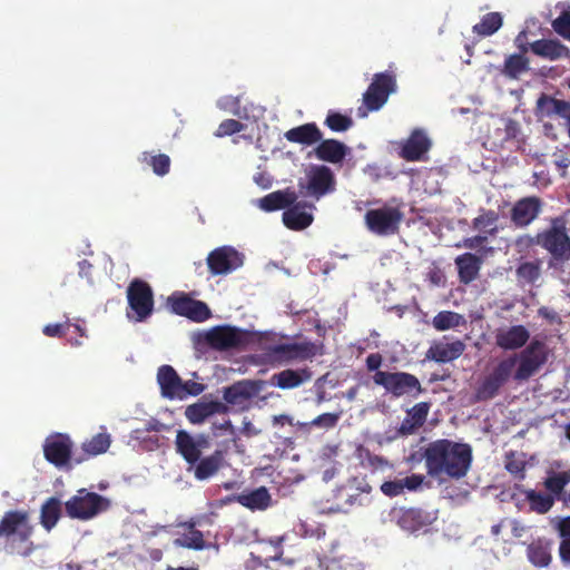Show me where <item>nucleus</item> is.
<instances>
[{
  "mask_svg": "<svg viewBox=\"0 0 570 570\" xmlns=\"http://www.w3.org/2000/svg\"><path fill=\"white\" fill-rule=\"evenodd\" d=\"M547 361V345L539 340L531 341L520 354L509 355L490 368L475 389V401L487 402L494 399L511 377L517 382L528 381Z\"/></svg>",
  "mask_w": 570,
  "mask_h": 570,
  "instance_id": "1",
  "label": "nucleus"
},
{
  "mask_svg": "<svg viewBox=\"0 0 570 570\" xmlns=\"http://www.w3.org/2000/svg\"><path fill=\"white\" fill-rule=\"evenodd\" d=\"M426 473L440 482L464 478L472 464V448L449 439L430 442L423 450Z\"/></svg>",
  "mask_w": 570,
  "mask_h": 570,
  "instance_id": "2",
  "label": "nucleus"
},
{
  "mask_svg": "<svg viewBox=\"0 0 570 570\" xmlns=\"http://www.w3.org/2000/svg\"><path fill=\"white\" fill-rule=\"evenodd\" d=\"M33 525L27 510H11L2 515V548L11 556L28 557L35 550Z\"/></svg>",
  "mask_w": 570,
  "mask_h": 570,
  "instance_id": "3",
  "label": "nucleus"
},
{
  "mask_svg": "<svg viewBox=\"0 0 570 570\" xmlns=\"http://www.w3.org/2000/svg\"><path fill=\"white\" fill-rule=\"evenodd\" d=\"M538 246L548 252L556 262L570 259V235L563 216L553 217L547 228L537 233Z\"/></svg>",
  "mask_w": 570,
  "mask_h": 570,
  "instance_id": "4",
  "label": "nucleus"
},
{
  "mask_svg": "<svg viewBox=\"0 0 570 570\" xmlns=\"http://www.w3.org/2000/svg\"><path fill=\"white\" fill-rule=\"evenodd\" d=\"M110 501L82 488L65 502L66 514L70 519L88 521L109 509Z\"/></svg>",
  "mask_w": 570,
  "mask_h": 570,
  "instance_id": "5",
  "label": "nucleus"
},
{
  "mask_svg": "<svg viewBox=\"0 0 570 570\" xmlns=\"http://www.w3.org/2000/svg\"><path fill=\"white\" fill-rule=\"evenodd\" d=\"M373 382L385 389L394 397L404 395L417 397L424 392L419 379L407 372H385L377 371L373 375Z\"/></svg>",
  "mask_w": 570,
  "mask_h": 570,
  "instance_id": "6",
  "label": "nucleus"
},
{
  "mask_svg": "<svg viewBox=\"0 0 570 570\" xmlns=\"http://www.w3.org/2000/svg\"><path fill=\"white\" fill-rule=\"evenodd\" d=\"M316 354L317 345L309 341L273 344L264 348L265 361L273 365L312 360Z\"/></svg>",
  "mask_w": 570,
  "mask_h": 570,
  "instance_id": "7",
  "label": "nucleus"
},
{
  "mask_svg": "<svg viewBox=\"0 0 570 570\" xmlns=\"http://www.w3.org/2000/svg\"><path fill=\"white\" fill-rule=\"evenodd\" d=\"M298 195L320 200L335 190V177L332 169L325 165H313L304 179L297 183Z\"/></svg>",
  "mask_w": 570,
  "mask_h": 570,
  "instance_id": "8",
  "label": "nucleus"
},
{
  "mask_svg": "<svg viewBox=\"0 0 570 570\" xmlns=\"http://www.w3.org/2000/svg\"><path fill=\"white\" fill-rule=\"evenodd\" d=\"M395 78L387 72L375 73L372 82L363 94V104L358 108V116L365 117L368 111H377L387 101L389 96L395 90Z\"/></svg>",
  "mask_w": 570,
  "mask_h": 570,
  "instance_id": "9",
  "label": "nucleus"
},
{
  "mask_svg": "<svg viewBox=\"0 0 570 570\" xmlns=\"http://www.w3.org/2000/svg\"><path fill=\"white\" fill-rule=\"evenodd\" d=\"M403 217L397 207L384 206L367 210L364 218L370 232L379 236H389L399 232Z\"/></svg>",
  "mask_w": 570,
  "mask_h": 570,
  "instance_id": "10",
  "label": "nucleus"
},
{
  "mask_svg": "<svg viewBox=\"0 0 570 570\" xmlns=\"http://www.w3.org/2000/svg\"><path fill=\"white\" fill-rule=\"evenodd\" d=\"M167 305L176 315L196 323L205 322L212 316L210 308L205 302L194 299L185 292H174L168 297Z\"/></svg>",
  "mask_w": 570,
  "mask_h": 570,
  "instance_id": "11",
  "label": "nucleus"
},
{
  "mask_svg": "<svg viewBox=\"0 0 570 570\" xmlns=\"http://www.w3.org/2000/svg\"><path fill=\"white\" fill-rule=\"evenodd\" d=\"M72 450L73 442L66 433H52L46 438L43 443L45 459L58 469L70 466L75 456Z\"/></svg>",
  "mask_w": 570,
  "mask_h": 570,
  "instance_id": "12",
  "label": "nucleus"
},
{
  "mask_svg": "<svg viewBox=\"0 0 570 570\" xmlns=\"http://www.w3.org/2000/svg\"><path fill=\"white\" fill-rule=\"evenodd\" d=\"M129 307L136 315V321L142 322L154 311V293L150 285L139 278H135L127 287Z\"/></svg>",
  "mask_w": 570,
  "mask_h": 570,
  "instance_id": "13",
  "label": "nucleus"
},
{
  "mask_svg": "<svg viewBox=\"0 0 570 570\" xmlns=\"http://www.w3.org/2000/svg\"><path fill=\"white\" fill-rule=\"evenodd\" d=\"M264 387L261 380H242L223 389V399L225 404L238 406L240 410H247L249 401L257 396Z\"/></svg>",
  "mask_w": 570,
  "mask_h": 570,
  "instance_id": "14",
  "label": "nucleus"
},
{
  "mask_svg": "<svg viewBox=\"0 0 570 570\" xmlns=\"http://www.w3.org/2000/svg\"><path fill=\"white\" fill-rule=\"evenodd\" d=\"M206 343L214 350L228 351L238 348L247 342L246 332L230 325H219L206 333Z\"/></svg>",
  "mask_w": 570,
  "mask_h": 570,
  "instance_id": "15",
  "label": "nucleus"
},
{
  "mask_svg": "<svg viewBox=\"0 0 570 570\" xmlns=\"http://www.w3.org/2000/svg\"><path fill=\"white\" fill-rule=\"evenodd\" d=\"M543 206V200L538 196L522 197L510 209V220L517 228H525L540 216Z\"/></svg>",
  "mask_w": 570,
  "mask_h": 570,
  "instance_id": "16",
  "label": "nucleus"
},
{
  "mask_svg": "<svg viewBox=\"0 0 570 570\" xmlns=\"http://www.w3.org/2000/svg\"><path fill=\"white\" fill-rule=\"evenodd\" d=\"M244 256L230 246H222L207 256V265L213 275H225L240 267Z\"/></svg>",
  "mask_w": 570,
  "mask_h": 570,
  "instance_id": "17",
  "label": "nucleus"
},
{
  "mask_svg": "<svg viewBox=\"0 0 570 570\" xmlns=\"http://www.w3.org/2000/svg\"><path fill=\"white\" fill-rule=\"evenodd\" d=\"M315 206L307 202H295L282 215L284 225L291 230H303L312 225L314 217L311 212Z\"/></svg>",
  "mask_w": 570,
  "mask_h": 570,
  "instance_id": "18",
  "label": "nucleus"
},
{
  "mask_svg": "<svg viewBox=\"0 0 570 570\" xmlns=\"http://www.w3.org/2000/svg\"><path fill=\"white\" fill-rule=\"evenodd\" d=\"M535 116L539 119L560 118L563 119L567 125L570 120V102L541 94L537 100Z\"/></svg>",
  "mask_w": 570,
  "mask_h": 570,
  "instance_id": "19",
  "label": "nucleus"
},
{
  "mask_svg": "<svg viewBox=\"0 0 570 570\" xmlns=\"http://www.w3.org/2000/svg\"><path fill=\"white\" fill-rule=\"evenodd\" d=\"M101 432L82 442L81 451L75 453L73 456L76 464H80L108 451L111 445V435L107 432L105 426H101Z\"/></svg>",
  "mask_w": 570,
  "mask_h": 570,
  "instance_id": "20",
  "label": "nucleus"
},
{
  "mask_svg": "<svg viewBox=\"0 0 570 570\" xmlns=\"http://www.w3.org/2000/svg\"><path fill=\"white\" fill-rule=\"evenodd\" d=\"M431 140L421 129H415L403 144L400 156L407 161H419L430 150Z\"/></svg>",
  "mask_w": 570,
  "mask_h": 570,
  "instance_id": "21",
  "label": "nucleus"
},
{
  "mask_svg": "<svg viewBox=\"0 0 570 570\" xmlns=\"http://www.w3.org/2000/svg\"><path fill=\"white\" fill-rule=\"evenodd\" d=\"M229 406L220 401H199L190 404L185 410V416L191 424H202L214 414H227Z\"/></svg>",
  "mask_w": 570,
  "mask_h": 570,
  "instance_id": "22",
  "label": "nucleus"
},
{
  "mask_svg": "<svg viewBox=\"0 0 570 570\" xmlns=\"http://www.w3.org/2000/svg\"><path fill=\"white\" fill-rule=\"evenodd\" d=\"M431 404L429 402H420L406 411L404 420L401 422L397 434L409 436L414 434L426 422Z\"/></svg>",
  "mask_w": 570,
  "mask_h": 570,
  "instance_id": "23",
  "label": "nucleus"
},
{
  "mask_svg": "<svg viewBox=\"0 0 570 570\" xmlns=\"http://www.w3.org/2000/svg\"><path fill=\"white\" fill-rule=\"evenodd\" d=\"M530 337L529 331L523 325H513L509 328L498 330L495 344L505 351H513L525 345Z\"/></svg>",
  "mask_w": 570,
  "mask_h": 570,
  "instance_id": "24",
  "label": "nucleus"
},
{
  "mask_svg": "<svg viewBox=\"0 0 570 570\" xmlns=\"http://www.w3.org/2000/svg\"><path fill=\"white\" fill-rule=\"evenodd\" d=\"M345 493L350 508L364 507L371 502L372 487L364 476H354L345 482Z\"/></svg>",
  "mask_w": 570,
  "mask_h": 570,
  "instance_id": "25",
  "label": "nucleus"
},
{
  "mask_svg": "<svg viewBox=\"0 0 570 570\" xmlns=\"http://www.w3.org/2000/svg\"><path fill=\"white\" fill-rule=\"evenodd\" d=\"M465 350L462 341L456 340L451 343L434 342L428 350L425 356L428 360L436 363H448L459 358Z\"/></svg>",
  "mask_w": 570,
  "mask_h": 570,
  "instance_id": "26",
  "label": "nucleus"
},
{
  "mask_svg": "<svg viewBox=\"0 0 570 570\" xmlns=\"http://www.w3.org/2000/svg\"><path fill=\"white\" fill-rule=\"evenodd\" d=\"M157 382L165 399L178 400L183 380L170 365H161L157 372Z\"/></svg>",
  "mask_w": 570,
  "mask_h": 570,
  "instance_id": "27",
  "label": "nucleus"
},
{
  "mask_svg": "<svg viewBox=\"0 0 570 570\" xmlns=\"http://www.w3.org/2000/svg\"><path fill=\"white\" fill-rule=\"evenodd\" d=\"M317 144L314 149L315 156L317 159L326 163L338 164L343 161L350 153V148L337 139L322 138Z\"/></svg>",
  "mask_w": 570,
  "mask_h": 570,
  "instance_id": "28",
  "label": "nucleus"
},
{
  "mask_svg": "<svg viewBox=\"0 0 570 570\" xmlns=\"http://www.w3.org/2000/svg\"><path fill=\"white\" fill-rule=\"evenodd\" d=\"M229 500L236 501L252 511H264L272 504V497L265 487H259L240 494H234Z\"/></svg>",
  "mask_w": 570,
  "mask_h": 570,
  "instance_id": "29",
  "label": "nucleus"
},
{
  "mask_svg": "<svg viewBox=\"0 0 570 570\" xmlns=\"http://www.w3.org/2000/svg\"><path fill=\"white\" fill-rule=\"evenodd\" d=\"M552 540L538 538L527 547V558L537 568H547L552 561Z\"/></svg>",
  "mask_w": 570,
  "mask_h": 570,
  "instance_id": "30",
  "label": "nucleus"
},
{
  "mask_svg": "<svg viewBox=\"0 0 570 570\" xmlns=\"http://www.w3.org/2000/svg\"><path fill=\"white\" fill-rule=\"evenodd\" d=\"M176 452L180 454L184 460L195 465L202 456V442L195 439L185 430H179L176 435Z\"/></svg>",
  "mask_w": 570,
  "mask_h": 570,
  "instance_id": "31",
  "label": "nucleus"
},
{
  "mask_svg": "<svg viewBox=\"0 0 570 570\" xmlns=\"http://www.w3.org/2000/svg\"><path fill=\"white\" fill-rule=\"evenodd\" d=\"M530 50L535 56L548 59L558 60L569 57V49L557 39H540L530 43Z\"/></svg>",
  "mask_w": 570,
  "mask_h": 570,
  "instance_id": "32",
  "label": "nucleus"
},
{
  "mask_svg": "<svg viewBox=\"0 0 570 570\" xmlns=\"http://www.w3.org/2000/svg\"><path fill=\"white\" fill-rule=\"evenodd\" d=\"M298 198V194L289 188L269 193L258 200V206L264 212H275L286 209Z\"/></svg>",
  "mask_w": 570,
  "mask_h": 570,
  "instance_id": "33",
  "label": "nucleus"
},
{
  "mask_svg": "<svg viewBox=\"0 0 570 570\" xmlns=\"http://www.w3.org/2000/svg\"><path fill=\"white\" fill-rule=\"evenodd\" d=\"M284 137L293 144L312 146L321 141L323 134L315 122H307L287 130Z\"/></svg>",
  "mask_w": 570,
  "mask_h": 570,
  "instance_id": "34",
  "label": "nucleus"
},
{
  "mask_svg": "<svg viewBox=\"0 0 570 570\" xmlns=\"http://www.w3.org/2000/svg\"><path fill=\"white\" fill-rule=\"evenodd\" d=\"M455 265L460 282L469 284L479 276L482 258L472 253H464L455 258Z\"/></svg>",
  "mask_w": 570,
  "mask_h": 570,
  "instance_id": "35",
  "label": "nucleus"
},
{
  "mask_svg": "<svg viewBox=\"0 0 570 570\" xmlns=\"http://www.w3.org/2000/svg\"><path fill=\"white\" fill-rule=\"evenodd\" d=\"M311 379L312 372L308 368H287L279 373H275L272 377V382L282 390H289L302 385Z\"/></svg>",
  "mask_w": 570,
  "mask_h": 570,
  "instance_id": "36",
  "label": "nucleus"
},
{
  "mask_svg": "<svg viewBox=\"0 0 570 570\" xmlns=\"http://www.w3.org/2000/svg\"><path fill=\"white\" fill-rule=\"evenodd\" d=\"M225 461V452L222 450L214 451L210 455L200 458L199 461L193 465L194 475L197 480H207L216 474L223 466Z\"/></svg>",
  "mask_w": 570,
  "mask_h": 570,
  "instance_id": "37",
  "label": "nucleus"
},
{
  "mask_svg": "<svg viewBox=\"0 0 570 570\" xmlns=\"http://www.w3.org/2000/svg\"><path fill=\"white\" fill-rule=\"evenodd\" d=\"M62 502L57 497L48 498L40 508V524L49 532L58 523L62 514Z\"/></svg>",
  "mask_w": 570,
  "mask_h": 570,
  "instance_id": "38",
  "label": "nucleus"
},
{
  "mask_svg": "<svg viewBox=\"0 0 570 570\" xmlns=\"http://www.w3.org/2000/svg\"><path fill=\"white\" fill-rule=\"evenodd\" d=\"M519 48L522 53L510 55L507 57L503 65V75L511 79H518L520 75L528 71L529 69V59L523 55L528 51V47L524 45H519Z\"/></svg>",
  "mask_w": 570,
  "mask_h": 570,
  "instance_id": "39",
  "label": "nucleus"
},
{
  "mask_svg": "<svg viewBox=\"0 0 570 570\" xmlns=\"http://www.w3.org/2000/svg\"><path fill=\"white\" fill-rule=\"evenodd\" d=\"M397 524L410 532L420 530L425 525V518L423 511L416 508L402 510L397 518Z\"/></svg>",
  "mask_w": 570,
  "mask_h": 570,
  "instance_id": "40",
  "label": "nucleus"
},
{
  "mask_svg": "<svg viewBox=\"0 0 570 570\" xmlns=\"http://www.w3.org/2000/svg\"><path fill=\"white\" fill-rule=\"evenodd\" d=\"M503 23L500 12H489L481 18V21L473 26V32L481 37H489L495 33Z\"/></svg>",
  "mask_w": 570,
  "mask_h": 570,
  "instance_id": "41",
  "label": "nucleus"
},
{
  "mask_svg": "<svg viewBox=\"0 0 570 570\" xmlns=\"http://www.w3.org/2000/svg\"><path fill=\"white\" fill-rule=\"evenodd\" d=\"M499 214L494 210H482V213L472 220L474 229L488 235L498 233Z\"/></svg>",
  "mask_w": 570,
  "mask_h": 570,
  "instance_id": "42",
  "label": "nucleus"
},
{
  "mask_svg": "<svg viewBox=\"0 0 570 570\" xmlns=\"http://www.w3.org/2000/svg\"><path fill=\"white\" fill-rule=\"evenodd\" d=\"M517 278L522 284H533L541 275V262L531 261L521 263L515 269Z\"/></svg>",
  "mask_w": 570,
  "mask_h": 570,
  "instance_id": "43",
  "label": "nucleus"
},
{
  "mask_svg": "<svg viewBox=\"0 0 570 570\" xmlns=\"http://www.w3.org/2000/svg\"><path fill=\"white\" fill-rule=\"evenodd\" d=\"M463 316L452 311L439 312L432 320V325L436 331H446L460 326L463 323Z\"/></svg>",
  "mask_w": 570,
  "mask_h": 570,
  "instance_id": "44",
  "label": "nucleus"
},
{
  "mask_svg": "<svg viewBox=\"0 0 570 570\" xmlns=\"http://www.w3.org/2000/svg\"><path fill=\"white\" fill-rule=\"evenodd\" d=\"M141 161L153 168L157 176H165L170 169V158L166 154L153 155L148 151L142 153Z\"/></svg>",
  "mask_w": 570,
  "mask_h": 570,
  "instance_id": "45",
  "label": "nucleus"
},
{
  "mask_svg": "<svg viewBox=\"0 0 570 570\" xmlns=\"http://www.w3.org/2000/svg\"><path fill=\"white\" fill-rule=\"evenodd\" d=\"M525 499L529 502L530 509L540 514L547 513L554 503V499L551 495L535 492L534 490H529Z\"/></svg>",
  "mask_w": 570,
  "mask_h": 570,
  "instance_id": "46",
  "label": "nucleus"
},
{
  "mask_svg": "<svg viewBox=\"0 0 570 570\" xmlns=\"http://www.w3.org/2000/svg\"><path fill=\"white\" fill-rule=\"evenodd\" d=\"M324 125L335 132H344L351 129L354 125L352 117L343 115L338 111L330 110L324 120Z\"/></svg>",
  "mask_w": 570,
  "mask_h": 570,
  "instance_id": "47",
  "label": "nucleus"
},
{
  "mask_svg": "<svg viewBox=\"0 0 570 570\" xmlns=\"http://www.w3.org/2000/svg\"><path fill=\"white\" fill-rule=\"evenodd\" d=\"M341 416H342V412L323 413L309 422L301 423V428L306 431H309L312 428H318L322 430H331L337 425Z\"/></svg>",
  "mask_w": 570,
  "mask_h": 570,
  "instance_id": "48",
  "label": "nucleus"
},
{
  "mask_svg": "<svg viewBox=\"0 0 570 570\" xmlns=\"http://www.w3.org/2000/svg\"><path fill=\"white\" fill-rule=\"evenodd\" d=\"M174 546L193 550H203L206 547L203 532L191 529L188 533L174 540Z\"/></svg>",
  "mask_w": 570,
  "mask_h": 570,
  "instance_id": "49",
  "label": "nucleus"
},
{
  "mask_svg": "<svg viewBox=\"0 0 570 570\" xmlns=\"http://www.w3.org/2000/svg\"><path fill=\"white\" fill-rule=\"evenodd\" d=\"M570 483V471L553 472L544 480L546 489L554 495H560Z\"/></svg>",
  "mask_w": 570,
  "mask_h": 570,
  "instance_id": "50",
  "label": "nucleus"
},
{
  "mask_svg": "<svg viewBox=\"0 0 570 570\" xmlns=\"http://www.w3.org/2000/svg\"><path fill=\"white\" fill-rule=\"evenodd\" d=\"M505 469L515 479L523 480L525 478V461L515 453H510L505 459Z\"/></svg>",
  "mask_w": 570,
  "mask_h": 570,
  "instance_id": "51",
  "label": "nucleus"
},
{
  "mask_svg": "<svg viewBox=\"0 0 570 570\" xmlns=\"http://www.w3.org/2000/svg\"><path fill=\"white\" fill-rule=\"evenodd\" d=\"M245 125L235 119H225L223 120L218 128L215 131L216 137H225L230 136L237 132H240L245 129Z\"/></svg>",
  "mask_w": 570,
  "mask_h": 570,
  "instance_id": "52",
  "label": "nucleus"
},
{
  "mask_svg": "<svg viewBox=\"0 0 570 570\" xmlns=\"http://www.w3.org/2000/svg\"><path fill=\"white\" fill-rule=\"evenodd\" d=\"M554 31L566 39H570V10L561 12V14L552 21Z\"/></svg>",
  "mask_w": 570,
  "mask_h": 570,
  "instance_id": "53",
  "label": "nucleus"
},
{
  "mask_svg": "<svg viewBox=\"0 0 570 570\" xmlns=\"http://www.w3.org/2000/svg\"><path fill=\"white\" fill-rule=\"evenodd\" d=\"M282 557V551H278L274 557L271 558H262L259 556L254 554L253 552L249 554L248 560L246 561V569L248 570H259L264 568L268 570V562L271 560H278Z\"/></svg>",
  "mask_w": 570,
  "mask_h": 570,
  "instance_id": "54",
  "label": "nucleus"
},
{
  "mask_svg": "<svg viewBox=\"0 0 570 570\" xmlns=\"http://www.w3.org/2000/svg\"><path fill=\"white\" fill-rule=\"evenodd\" d=\"M205 390V385L193 380L183 381V387L180 389L178 400H185L188 396H197Z\"/></svg>",
  "mask_w": 570,
  "mask_h": 570,
  "instance_id": "55",
  "label": "nucleus"
},
{
  "mask_svg": "<svg viewBox=\"0 0 570 570\" xmlns=\"http://www.w3.org/2000/svg\"><path fill=\"white\" fill-rule=\"evenodd\" d=\"M71 326V323L69 321L65 323H56V324H47L42 333L48 337H62L66 335L67 331Z\"/></svg>",
  "mask_w": 570,
  "mask_h": 570,
  "instance_id": "56",
  "label": "nucleus"
},
{
  "mask_svg": "<svg viewBox=\"0 0 570 570\" xmlns=\"http://www.w3.org/2000/svg\"><path fill=\"white\" fill-rule=\"evenodd\" d=\"M346 490H345V483L342 484L341 487H338L335 491H334V499L336 501L335 503V508H333V510L337 511V512H348L351 510L350 508V502H347V498L345 495Z\"/></svg>",
  "mask_w": 570,
  "mask_h": 570,
  "instance_id": "57",
  "label": "nucleus"
},
{
  "mask_svg": "<svg viewBox=\"0 0 570 570\" xmlns=\"http://www.w3.org/2000/svg\"><path fill=\"white\" fill-rule=\"evenodd\" d=\"M381 491L390 498L397 497L404 492L401 480L385 481L381 485Z\"/></svg>",
  "mask_w": 570,
  "mask_h": 570,
  "instance_id": "58",
  "label": "nucleus"
},
{
  "mask_svg": "<svg viewBox=\"0 0 570 570\" xmlns=\"http://www.w3.org/2000/svg\"><path fill=\"white\" fill-rule=\"evenodd\" d=\"M402 483L403 491L406 489L409 491H415L417 490L423 481L424 476L421 474H412L410 476H406L404 479H400Z\"/></svg>",
  "mask_w": 570,
  "mask_h": 570,
  "instance_id": "59",
  "label": "nucleus"
},
{
  "mask_svg": "<svg viewBox=\"0 0 570 570\" xmlns=\"http://www.w3.org/2000/svg\"><path fill=\"white\" fill-rule=\"evenodd\" d=\"M514 244H515L518 252L528 250L533 246H538L537 234L534 236H531V235L519 236L515 239Z\"/></svg>",
  "mask_w": 570,
  "mask_h": 570,
  "instance_id": "60",
  "label": "nucleus"
},
{
  "mask_svg": "<svg viewBox=\"0 0 570 570\" xmlns=\"http://www.w3.org/2000/svg\"><path fill=\"white\" fill-rule=\"evenodd\" d=\"M487 235H475L463 239L462 246L469 249H476L487 243Z\"/></svg>",
  "mask_w": 570,
  "mask_h": 570,
  "instance_id": "61",
  "label": "nucleus"
},
{
  "mask_svg": "<svg viewBox=\"0 0 570 570\" xmlns=\"http://www.w3.org/2000/svg\"><path fill=\"white\" fill-rule=\"evenodd\" d=\"M367 465L374 470H383L389 465V462L379 455L366 452Z\"/></svg>",
  "mask_w": 570,
  "mask_h": 570,
  "instance_id": "62",
  "label": "nucleus"
},
{
  "mask_svg": "<svg viewBox=\"0 0 570 570\" xmlns=\"http://www.w3.org/2000/svg\"><path fill=\"white\" fill-rule=\"evenodd\" d=\"M556 530L562 540L570 539V517L561 518L556 524Z\"/></svg>",
  "mask_w": 570,
  "mask_h": 570,
  "instance_id": "63",
  "label": "nucleus"
},
{
  "mask_svg": "<svg viewBox=\"0 0 570 570\" xmlns=\"http://www.w3.org/2000/svg\"><path fill=\"white\" fill-rule=\"evenodd\" d=\"M559 556L563 564L570 566V539L560 542Z\"/></svg>",
  "mask_w": 570,
  "mask_h": 570,
  "instance_id": "64",
  "label": "nucleus"
}]
</instances>
